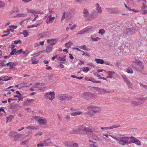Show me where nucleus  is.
<instances>
[{"instance_id": "obj_1", "label": "nucleus", "mask_w": 147, "mask_h": 147, "mask_svg": "<svg viewBox=\"0 0 147 147\" xmlns=\"http://www.w3.org/2000/svg\"><path fill=\"white\" fill-rule=\"evenodd\" d=\"M109 136L115 139L119 144L121 145L124 146L125 144H128L129 137L125 136H121L118 137L111 135H109Z\"/></svg>"}, {"instance_id": "obj_2", "label": "nucleus", "mask_w": 147, "mask_h": 147, "mask_svg": "<svg viewBox=\"0 0 147 147\" xmlns=\"http://www.w3.org/2000/svg\"><path fill=\"white\" fill-rule=\"evenodd\" d=\"M72 97L70 96L65 94H60L57 96V99L58 100H72Z\"/></svg>"}, {"instance_id": "obj_3", "label": "nucleus", "mask_w": 147, "mask_h": 147, "mask_svg": "<svg viewBox=\"0 0 147 147\" xmlns=\"http://www.w3.org/2000/svg\"><path fill=\"white\" fill-rule=\"evenodd\" d=\"M55 94L54 92H49L44 94V97L46 99H49L50 100H52L55 98Z\"/></svg>"}, {"instance_id": "obj_4", "label": "nucleus", "mask_w": 147, "mask_h": 147, "mask_svg": "<svg viewBox=\"0 0 147 147\" xmlns=\"http://www.w3.org/2000/svg\"><path fill=\"white\" fill-rule=\"evenodd\" d=\"M52 143L51 140L48 139L41 142L40 143L37 144V146L39 147H43L44 146H47Z\"/></svg>"}, {"instance_id": "obj_5", "label": "nucleus", "mask_w": 147, "mask_h": 147, "mask_svg": "<svg viewBox=\"0 0 147 147\" xmlns=\"http://www.w3.org/2000/svg\"><path fill=\"white\" fill-rule=\"evenodd\" d=\"M87 108L88 110L91 111L92 115L99 112V108L96 107L90 106H88Z\"/></svg>"}, {"instance_id": "obj_6", "label": "nucleus", "mask_w": 147, "mask_h": 147, "mask_svg": "<svg viewBox=\"0 0 147 147\" xmlns=\"http://www.w3.org/2000/svg\"><path fill=\"white\" fill-rule=\"evenodd\" d=\"M38 119L39 117L38 116H33L32 117L31 119L32 120L35 119L36 121L38 122V124H40L45 125L46 124L47 121L46 120L42 119Z\"/></svg>"}, {"instance_id": "obj_7", "label": "nucleus", "mask_w": 147, "mask_h": 147, "mask_svg": "<svg viewBox=\"0 0 147 147\" xmlns=\"http://www.w3.org/2000/svg\"><path fill=\"white\" fill-rule=\"evenodd\" d=\"M122 77L128 87L129 88H132L133 86L131 82L127 77L125 75H122Z\"/></svg>"}, {"instance_id": "obj_8", "label": "nucleus", "mask_w": 147, "mask_h": 147, "mask_svg": "<svg viewBox=\"0 0 147 147\" xmlns=\"http://www.w3.org/2000/svg\"><path fill=\"white\" fill-rule=\"evenodd\" d=\"M64 145L67 147H78V145L76 143L70 142H65Z\"/></svg>"}, {"instance_id": "obj_9", "label": "nucleus", "mask_w": 147, "mask_h": 147, "mask_svg": "<svg viewBox=\"0 0 147 147\" xmlns=\"http://www.w3.org/2000/svg\"><path fill=\"white\" fill-rule=\"evenodd\" d=\"M82 13L83 17L85 18L88 17L90 15V13L88 9L85 8L83 9Z\"/></svg>"}, {"instance_id": "obj_10", "label": "nucleus", "mask_w": 147, "mask_h": 147, "mask_svg": "<svg viewBox=\"0 0 147 147\" xmlns=\"http://www.w3.org/2000/svg\"><path fill=\"white\" fill-rule=\"evenodd\" d=\"M56 41L57 40L55 38L48 39L47 40V44H49V45H50L52 47L55 44Z\"/></svg>"}, {"instance_id": "obj_11", "label": "nucleus", "mask_w": 147, "mask_h": 147, "mask_svg": "<svg viewBox=\"0 0 147 147\" xmlns=\"http://www.w3.org/2000/svg\"><path fill=\"white\" fill-rule=\"evenodd\" d=\"M133 63H135L142 69H143L144 68V66L142 63V62L140 61L139 59H136L135 61H133Z\"/></svg>"}, {"instance_id": "obj_12", "label": "nucleus", "mask_w": 147, "mask_h": 147, "mask_svg": "<svg viewBox=\"0 0 147 147\" xmlns=\"http://www.w3.org/2000/svg\"><path fill=\"white\" fill-rule=\"evenodd\" d=\"M55 17L54 16H51V15H50L48 16L46 20V22L47 23H51L53 22Z\"/></svg>"}, {"instance_id": "obj_13", "label": "nucleus", "mask_w": 147, "mask_h": 147, "mask_svg": "<svg viewBox=\"0 0 147 147\" xmlns=\"http://www.w3.org/2000/svg\"><path fill=\"white\" fill-rule=\"evenodd\" d=\"M96 11L99 13H102V11L101 7H100L98 3H96L95 5Z\"/></svg>"}, {"instance_id": "obj_14", "label": "nucleus", "mask_w": 147, "mask_h": 147, "mask_svg": "<svg viewBox=\"0 0 147 147\" xmlns=\"http://www.w3.org/2000/svg\"><path fill=\"white\" fill-rule=\"evenodd\" d=\"M97 13L95 11H93L91 13V17L89 19V20H91L94 19L97 16V15H96Z\"/></svg>"}, {"instance_id": "obj_15", "label": "nucleus", "mask_w": 147, "mask_h": 147, "mask_svg": "<svg viewBox=\"0 0 147 147\" xmlns=\"http://www.w3.org/2000/svg\"><path fill=\"white\" fill-rule=\"evenodd\" d=\"M49 35L48 32H45L42 33H40L38 35V36L40 38H42L45 37Z\"/></svg>"}, {"instance_id": "obj_16", "label": "nucleus", "mask_w": 147, "mask_h": 147, "mask_svg": "<svg viewBox=\"0 0 147 147\" xmlns=\"http://www.w3.org/2000/svg\"><path fill=\"white\" fill-rule=\"evenodd\" d=\"M108 76L107 77V78H112L113 77V75L115 74L114 72L112 71H108L106 72Z\"/></svg>"}, {"instance_id": "obj_17", "label": "nucleus", "mask_w": 147, "mask_h": 147, "mask_svg": "<svg viewBox=\"0 0 147 147\" xmlns=\"http://www.w3.org/2000/svg\"><path fill=\"white\" fill-rule=\"evenodd\" d=\"M27 10L28 11V12L29 13H32L33 14L34 13L36 14H40V12L38 11H35L34 10L32 9H29L28 8L27 9Z\"/></svg>"}, {"instance_id": "obj_18", "label": "nucleus", "mask_w": 147, "mask_h": 147, "mask_svg": "<svg viewBox=\"0 0 147 147\" xmlns=\"http://www.w3.org/2000/svg\"><path fill=\"white\" fill-rule=\"evenodd\" d=\"M53 48L52 47L50 46V45H49L47 47L45 51L47 53H48L51 52L53 50Z\"/></svg>"}, {"instance_id": "obj_19", "label": "nucleus", "mask_w": 147, "mask_h": 147, "mask_svg": "<svg viewBox=\"0 0 147 147\" xmlns=\"http://www.w3.org/2000/svg\"><path fill=\"white\" fill-rule=\"evenodd\" d=\"M85 32L88 31L93 32L94 31V29L92 27L88 26L84 28Z\"/></svg>"}, {"instance_id": "obj_20", "label": "nucleus", "mask_w": 147, "mask_h": 147, "mask_svg": "<svg viewBox=\"0 0 147 147\" xmlns=\"http://www.w3.org/2000/svg\"><path fill=\"white\" fill-rule=\"evenodd\" d=\"M95 61H96V62L98 64H102L104 63V61L102 59H95Z\"/></svg>"}, {"instance_id": "obj_21", "label": "nucleus", "mask_w": 147, "mask_h": 147, "mask_svg": "<svg viewBox=\"0 0 147 147\" xmlns=\"http://www.w3.org/2000/svg\"><path fill=\"white\" fill-rule=\"evenodd\" d=\"M131 105L133 106H136L142 104L140 102H131Z\"/></svg>"}, {"instance_id": "obj_22", "label": "nucleus", "mask_w": 147, "mask_h": 147, "mask_svg": "<svg viewBox=\"0 0 147 147\" xmlns=\"http://www.w3.org/2000/svg\"><path fill=\"white\" fill-rule=\"evenodd\" d=\"M82 129L83 131H85L87 132H92V129L88 127H84Z\"/></svg>"}, {"instance_id": "obj_23", "label": "nucleus", "mask_w": 147, "mask_h": 147, "mask_svg": "<svg viewBox=\"0 0 147 147\" xmlns=\"http://www.w3.org/2000/svg\"><path fill=\"white\" fill-rule=\"evenodd\" d=\"M22 136V135L21 134H16L14 137V138L13 139V140L14 141H17L19 138H21V137Z\"/></svg>"}, {"instance_id": "obj_24", "label": "nucleus", "mask_w": 147, "mask_h": 147, "mask_svg": "<svg viewBox=\"0 0 147 147\" xmlns=\"http://www.w3.org/2000/svg\"><path fill=\"white\" fill-rule=\"evenodd\" d=\"M16 133L13 131H10L8 135L11 138L14 137L15 135L16 134Z\"/></svg>"}, {"instance_id": "obj_25", "label": "nucleus", "mask_w": 147, "mask_h": 147, "mask_svg": "<svg viewBox=\"0 0 147 147\" xmlns=\"http://www.w3.org/2000/svg\"><path fill=\"white\" fill-rule=\"evenodd\" d=\"M72 45V43L71 41H69L68 42L65 43V46L67 48H69Z\"/></svg>"}, {"instance_id": "obj_26", "label": "nucleus", "mask_w": 147, "mask_h": 147, "mask_svg": "<svg viewBox=\"0 0 147 147\" xmlns=\"http://www.w3.org/2000/svg\"><path fill=\"white\" fill-rule=\"evenodd\" d=\"M82 111H77L75 112H73L71 113V115L73 116H76L77 115H79L82 114Z\"/></svg>"}, {"instance_id": "obj_27", "label": "nucleus", "mask_w": 147, "mask_h": 147, "mask_svg": "<svg viewBox=\"0 0 147 147\" xmlns=\"http://www.w3.org/2000/svg\"><path fill=\"white\" fill-rule=\"evenodd\" d=\"M40 25V24H38L36 25H31L27 27L28 28H34L35 27H37L39 26Z\"/></svg>"}, {"instance_id": "obj_28", "label": "nucleus", "mask_w": 147, "mask_h": 147, "mask_svg": "<svg viewBox=\"0 0 147 147\" xmlns=\"http://www.w3.org/2000/svg\"><path fill=\"white\" fill-rule=\"evenodd\" d=\"M129 139H130L131 140L129 141V140H128V144H130L131 143H131V142H133L134 141H136V139L134 137H129Z\"/></svg>"}, {"instance_id": "obj_29", "label": "nucleus", "mask_w": 147, "mask_h": 147, "mask_svg": "<svg viewBox=\"0 0 147 147\" xmlns=\"http://www.w3.org/2000/svg\"><path fill=\"white\" fill-rule=\"evenodd\" d=\"M18 85L23 87L29 86L27 85V83H22Z\"/></svg>"}, {"instance_id": "obj_30", "label": "nucleus", "mask_w": 147, "mask_h": 147, "mask_svg": "<svg viewBox=\"0 0 147 147\" xmlns=\"http://www.w3.org/2000/svg\"><path fill=\"white\" fill-rule=\"evenodd\" d=\"M79 48H80L82 49L86 50V51H88L90 50L89 49H86L87 48V46L85 45H84L83 46H81L79 47H78Z\"/></svg>"}, {"instance_id": "obj_31", "label": "nucleus", "mask_w": 147, "mask_h": 147, "mask_svg": "<svg viewBox=\"0 0 147 147\" xmlns=\"http://www.w3.org/2000/svg\"><path fill=\"white\" fill-rule=\"evenodd\" d=\"M90 69L88 67H83L82 71L85 73H87L90 71Z\"/></svg>"}, {"instance_id": "obj_32", "label": "nucleus", "mask_w": 147, "mask_h": 147, "mask_svg": "<svg viewBox=\"0 0 147 147\" xmlns=\"http://www.w3.org/2000/svg\"><path fill=\"white\" fill-rule=\"evenodd\" d=\"M84 94H87L88 97L91 98L94 96L93 94L90 92H84Z\"/></svg>"}, {"instance_id": "obj_33", "label": "nucleus", "mask_w": 147, "mask_h": 147, "mask_svg": "<svg viewBox=\"0 0 147 147\" xmlns=\"http://www.w3.org/2000/svg\"><path fill=\"white\" fill-rule=\"evenodd\" d=\"M13 116L11 115L9 117H7L6 118L7 120L6 122H7L8 121L10 122L11 121L12 119L13 118Z\"/></svg>"}, {"instance_id": "obj_34", "label": "nucleus", "mask_w": 147, "mask_h": 147, "mask_svg": "<svg viewBox=\"0 0 147 147\" xmlns=\"http://www.w3.org/2000/svg\"><path fill=\"white\" fill-rule=\"evenodd\" d=\"M120 125H114L112 126L108 127V129H113L114 128H115L117 127H120Z\"/></svg>"}, {"instance_id": "obj_35", "label": "nucleus", "mask_w": 147, "mask_h": 147, "mask_svg": "<svg viewBox=\"0 0 147 147\" xmlns=\"http://www.w3.org/2000/svg\"><path fill=\"white\" fill-rule=\"evenodd\" d=\"M105 30L103 29H101L99 30L98 33V34H100L101 35H102L105 34Z\"/></svg>"}, {"instance_id": "obj_36", "label": "nucleus", "mask_w": 147, "mask_h": 147, "mask_svg": "<svg viewBox=\"0 0 147 147\" xmlns=\"http://www.w3.org/2000/svg\"><path fill=\"white\" fill-rule=\"evenodd\" d=\"M5 65H7L8 66L13 67L16 65L14 63L12 62H9L7 63Z\"/></svg>"}, {"instance_id": "obj_37", "label": "nucleus", "mask_w": 147, "mask_h": 147, "mask_svg": "<svg viewBox=\"0 0 147 147\" xmlns=\"http://www.w3.org/2000/svg\"><path fill=\"white\" fill-rule=\"evenodd\" d=\"M91 38L92 41H97L98 40H100V38L98 37L96 38H94L92 36H91Z\"/></svg>"}, {"instance_id": "obj_38", "label": "nucleus", "mask_w": 147, "mask_h": 147, "mask_svg": "<svg viewBox=\"0 0 147 147\" xmlns=\"http://www.w3.org/2000/svg\"><path fill=\"white\" fill-rule=\"evenodd\" d=\"M65 14H66V12H64L63 13L62 16L61 18V22H62L63 20L65 18Z\"/></svg>"}, {"instance_id": "obj_39", "label": "nucleus", "mask_w": 147, "mask_h": 147, "mask_svg": "<svg viewBox=\"0 0 147 147\" xmlns=\"http://www.w3.org/2000/svg\"><path fill=\"white\" fill-rule=\"evenodd\" d=\"M11 78L8 77L7 76H3V81H6L10 80Z\"/></svg>"}, {"instance_id": "obj_40", "label": "nucleus", "mask_w": 147, "mask_h": 147, "mask_svg": "<svg viewBox=\"0 0 147 147\" xmlns=\"http://www.w3.org/2000/svg\"><path fill=\"white\" fill-rule=\"evenodd\" d=\"M21 43V41L20 40L18 39L14 41L12 43V44H14L15 45H17L18 43Z\"/></svg>"}, {"instance_id": "obj_41", "label": "nucleus", "mask_w": 147, "mask_h": 147, "mask_svg": "<svg viewBox=\"0 0 147 147\" xmlns=\"http://www.w3.org/2000/svg\"><path fill=\"white\" fill-rule=\"evenodd\" d=\"M22 34L24 35V37H26L29 35L28 33L26 30H24L22 32Z\"/></svg>"}, {"instance_id": "obj_42", "label": "nucleus", "mask_w": 147, "mask_h": 147, "mask_svg": "<svg viewBox=\"0 0 147 147\" xmlns=\"http://www.w3.org/2000/svg\"><path fill=\"white\" fill-rule=\"evenodd\" d=\"M131 143H134L137 145H140L141 144V143L140 141L136 139V141H134L133 142H131Z\"/></svg>"}, {"instance_id": "obj_43", "label": "nucleus", "mask_w": 147, "mask_h": 147, "mask_svg": "<svg viewBox=\"0 0 147 147\" xmlns=\"http://www.w3.org/2000/svg\"><path fill=\"white\" fill-rule=\"evenodd\" d=\"M57 60L60 61H65L66 59L64 57H58Z\"/></svg>"}, {"instance_id": "obj_44", "label": "nucleus", "mask_w": 147, "mask_h": 147, "mask_svg": "<svg viewBox=\"0 0 147 147\" xmlns=\"http://www.w3.org/2000/svg\"><path fill=\"white\" fill-rule=\"evenodd\" d=\"M126 71L128 73L133 74V70L130 68H128Z\"/></svg>"}, {"instance_id": "obj_45", "label": "nucleus", "mask_w": 147, "mask_h": 147, "mask_svg": "<svg viewBox=\"0 0 147 147\" xmlns=\"http://www.w3.org/2000/svg\"><path fill=\"white\" fill-rule=\"evenodd\" d=\"M16 49H13L11 51V53H10V54L9 55L10 56V55H13L14 54H15L16 53Z\"/></svg>"}, {"instance_id": "obj_46", "label": "nucleus", "mask_w": 147, "mask_h": 147, "mask_svg": "<svg viewBox=\"0 0 147 147\" xmlns=\"http://www.w3.org/2000/svg\"><path fill=\"white\" fill-rule=\"evenodd\" d=\"M106 9L107 11L109 13H113V9L107 8H106Z\"/></svg>"}, {"instance_id": "obj_47", "label": "nucleus", "mask_w": 147, "mask_h": 147, "mask_svg": "<svg viewBox=\"0 0 147 147\" xmlns=\"http://www.w3.org/2000/svg\"><path fill=\"white\" fill-rule=\"evenodd\" d=\"M113 13H117L119 12V10L117 9H113Z\"/></svg>"}, {"instance_id": "obj_48", "label": "nucleus", "mask_w": 147, "mask_h": 147, "mask_svg": "<svg viewBox=\"0 0 147 147\" xmlns=\"http://www.w3.org/2000/svg\"><path fill=\"white\" fill-rule=\"evenodd\" d=\"M14 97H18V100L19 101H22V96H19L18 95L15 96Z\"/></svg>"}, {"instance_id": "obj_49", "label": "nucleus", "mask_w": 147, "mask_h": 147, "mask_svg": "<svg viewBox=\"0 0 147 147\" xmlns=\"http://www.w3.org/2000/svg\"><path fill=\"white\" fill-rule=\"evenodd\" d=\"M26 16V14L22 13H19L17 15V16L18 17H24Z\"/></svg>"}, {"instance_id": "obj_50", "label": "nucleus", "mask_w": 147, "mask_h": 147, "mask_svg": "<svg viewBox=\"0 0 147 147\" xmlns=\"http://www.w3.org/2000/svg\"><path fill=\"white\" fill-rule=\"evenodd\" d=\"M85 32L84 29L78 32V33H77V34H83L84 33H85Z\"/></svg>"}, {"instance_id": "obj_51", "label": "nucleus", "mask_w": 147, "mask_h": 147, "mask_svg": "<svg viewBox=\"0 0 147 147\" xmlns=\"http://www.w3.org/2000/svg\"><path fill=\"white\" fill-rule=\"evenodd\" d=\"M22 49H20L19 50H18L17 51H16V53H15V55H17L21 53L22 52Z\"/></svg>"}, {"instance_id": "obj_52", "label": "nucleus", "mask_w": 147, "mask_h": 147, "mask_svg": "<svg viewBox=\"0 0 147 147\" xmlns=\"http://www.w3.org/2000/svg\"><path fill=\"white\" fill-rule=\"evenodd\" d=\"M5 4L3 2L1 1L0 2V7H5Z\"/></svg>"}, {"instance_id": "obj_53", "label": "nucleus", "mask_w": 147, "mask_h": 147, "mask_svg": "<svg viewBox=\"0 0 147 147\" xmlns=\"http://www.w3.org/2000/svg\"><path fill=\"white\" fill-rule=\"evenodd\" d=\"M42 134V132H38L36 133L35 134V136H39L41 135Z\"/></svg>"}, {"instance_id": "obj_54", "label": "nucleus", "mask_w": 147, "mask_h": 147, "mask_svg": "<svg viewBox=\"0 0 147 147\" xmlns=\"http://www.w3.org/2000/svg\"><path fill=\"white\" fill-rule=\"evenodd\" d=\"M93 74L94 76H96L98 78V79H100V78L101 77V76L98 74L97 73H93Z\"/></svg>"}, {"instance_id": "obj_55", "label": "nucleus", "mask_w": 147, "mask_h": 147, "mask_svg": "<svg viewBox=\"0 0 147 147\" xmlns=\"http://www.w3.org/2000/svg\"><path fill=\"white\" fill-rule=\"evenodd\" d=\"M17 26H9V28L12 29H15L17 28Z\"/></svg>"}, {"instance_id": "obj_56", "label": "nucleus", "mask_w": 147, "mask_h": 147, "mask_svg": "<svg viewBox=\"0 0 147 147\" xmlns=\"http://www.w3.org/2000/svg\"><path fill=\"white\" fill-rule=\"evenodd\" d=\"M126 32H125V33L127 34L130 35L131 34V33L129 32L130 31V30L128 28L126 29Z\"/></svg>"}, {"instance_id": "obj_57", "label": "nucleus", "mask_w": 147, "mask_h": 147, "mask_svg": "<svg viewBox=\"0 0 147 147\" xmlns=\"http://www.w3.org/2000/svg\"><path fill=\"white\" fill-rule=\"evenodd\" d=\"M30 102H24L23 104L24 105H28L30 104Z\"/></svg>"}, {"instance_id": "obj_58", "label": "nucleus", "mask_w": 147, "mask_h": 147, "mask_svg": "<svg viewBox=\"0 0 147 147\" xmlns=\"http://www.w3.org/2000/svg\"><path fill=\"white\" fill-rule=\"evenodd\" d=\"M87 65H89V66L92 67H94V65L92 63H87Z\"/></svg>"}, {"instance_id": "obj_59", "label": "nucleus", "mask_w": 147, "mask_h": 147, "mask_svg": "<svg viewBox=\"0 0 147 147\" xmlns=\"http://www.w3.org/2000/svg\"><path fill=\"white\" fill-rule=\"evenodd\" d=\"M102 91L106 93H109L110 92L109 91L105 89H102Z\"/></svg>"}, {"instance_id": "obj_60", "label": "nucleus", "mask_w": 147, "mask_h": 147, "mask_svg": "<svg viewBox=\"0 0 147 147\" xmlns=\"http://www.w3.org/2000/svg\"><path fill=\"white\" fill-rule=\"evenodd\" d=\"M65 119L67 121H68L70 120L71 118L70 117L68 116H67L66 117H65Z\"/></svg>"}, {"instance_id": "obj_61", "label": "nucleus", "mask_w": 147, "mask_h": 147, "mask_svg": "<svg viewBox=\"0 0 147 147\" xmlns=\"http://www.w3.org/2000/svg\"><path fill=\"white\" fill-rule=\"evenodd\" d=\"M36 14H37L34 13V14H33L34 15L35 17H34V18L33 19V20H32L33 21H34L37 18V17H38V16L37 15H36Z\"/></svg>"}, {"instance_id": "obj_62", "label": "nucleus", "mask_w": 147, "mask_h": 147, "mask_svg": "<svg viewBox=\"0 0 147 147\" xmlns=\"http://www.w3.org/2000/svg\"><path fill=\"white\" fill-rule=\"evenodd\" d=\"M28 141H24L21 142V144L22 145H25L27 144L28 142Z\"/></svg>"}, {"instance_id": "obj_63", "label": "nucleus", "mask_w": 147, "mask_h": 147, "mask_svg": "<svg viewBox=\"0 0 147 147\" xmlns=\"http://www.w3.org/2000/svg\"><path fill=\"white\" fill-rule=\"evenodd\" d=\"M146 7V5L144 3H143V6L141 7V9L142 10L144 9Z\"/></svg>"}, {"instance_id": "obj_64", "label": "nucleus", "mask_w": 147, "mask_h": 147, "mask_svg": "<svg viewBox=\"0 0 147 147\" xmlns=\"http://www.w3.org/2000/svg\"><path fill=\"white\" fill-rule=\"evenodd\" d=\"M90 146L91 147H97L96 145L93 143L90 144Z\"/></svg>"}]
</instances>
